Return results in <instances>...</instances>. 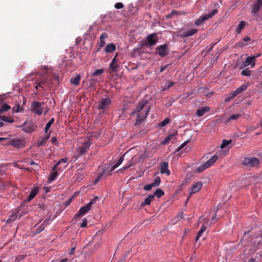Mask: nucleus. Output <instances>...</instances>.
I'll return each instance as SVG.
<instances>
[{"label":"nucleus","mask_w":262,"mask_h":262,"mask_svg":"<svg viewBox=\"0 0 262 262\" xmlns=\"http://www.w3.org/2000/svg\"><path fill=\"white\" fill-rule=\"evenodd\" d=\"M186 144H187V142H185L182 144H181V146H179V147L178 148V150H179L183 148L186 145Z\"/></svg>","instance_id":"338daca9"},{"label":"nucleus","mask_w":262,"mask_h":262,"mask_svg":"<svg viewBox=\"0 0 262 262\" xmlns=\"http://www.w3.org/2000/svg\"><path fill=\"white\" fill-rule=\"evenodd\" d=\"M38 191H39V189L37 187L33 188L31 190L29 195L28 196L26 201H27V202H29L31 200H32L35 197V196L38 193Z\"/></svg>","instance_id":"4be33fe9"},{"label":"nucleus","mask_w":262,"mask_h":262,"mask_svg":"<svg viewBox=\"0 0 262 262\" xmlns=\"http://www.w3.org/2000/svg\"><path fill=\"white\" fill-rule=\"evenodd\" d=\"M76 180L77 181H80L83 178V173L82 172V170L80 169H78L77 173H76Z\"/></svg>","instance_id":"a19ab883"},{"label":"nucleus","mask_w":262,"mask_h":262,"mask_svg":"<svg viewBox=\"0 0 262 262\" xmlns=\"http://www.w3.org/2000/svg\"><path fill=\"white\" fill-rule=\"evenodd\" d=\"M156 53L161 57H164L168 54L169 50L165 44L159 46L156 48Z\"/></svg>","instance_id":"9d476101"},{"label":"nucleus","mask_w":262,"mask_h":262,"mask_svg":"<svg viewBox=\"0 0 262 262\" xmlns=\"http://www.w3.org/2000/svg\"><path fill=\"white\" fill-rule=\"evenodd\" d=\"M250 65H251V68H253L255 66L254 57L252 56L248 57L246 60L240 64L239 69H244Z\"/></svg>","instance_id":"4468645a"},{"label":"nucleus","mask_w":262,"mask_h":262,"mask_svg":"<svg viewBox=\"0 0 262 262\" xmlns=\"http://www.w3.org/2000/svg\"><path fill=\"white\" fill-rule=\"evenodd\" d=\"M161 182V179L159 177H157L155 179L154 182L151 184L154 185V187L158 186L160 185Z\"/></svg>","instance_id":"49530a36"},{"label":"nucleus","mask_w":262,"mask_h":262,"mask_svg":"<svg viewBox=\"0 0 262 262\" xmlns=\"http://www.w3.org/2000/svg\"><path fill=\"white\" fill-rule=\"evenodd\" d=\"M47 223L46 221H44L43 223L40 224L37 223L34 226V229L36 230V232L38 233L41 232L47 226Z\"/></svg>","instance_id":"5701e85b"},{"label":"nucleus","mask_w":262,"mask_h":262,"mask_svg":"<svg viewBox=\"0 0 262 262\" xmlns=\"http://www.w3.org/2000/svg\"><path fill=\"white\" fill-rule=\"evenodd\" d=\"M111 102L112 101L109 98H102L99 102L98 108L102 110L104 112L108 107Z\"/></svg>","instance_id":"9b49d317"},{"label":"nucleus","mask_w":262,"mask_h":262,"mask_svg":"<svg viewBox=\"0 0 262 262\" xmlns=\"http://www.w3.org/2000/svg\"><path fill=\"white\" fill-rule=\"evenodd\" d=\"M43 102H40L38 101H33L31 105V111L35 114L41 115L43 113L42 105H44Z\"/></svg>","instance_id":"423d86ee"},{"label":"nucleus","mask_w":262,"mask_h":262,"mask_svg":"<svg viewBox=\"0 0 262 262\" xmlns=\"http://www.w3.org/2000/svg\"><path fill=\"white\" fill-rule=\"evenodd\" d=\"M259 160L254 157L248 156L242 160V164L247 167L257 168L259 165Z\"/></svg>","instance_id":"7ed1b4c3"},{"label":"nucleus","mask_w":262,"mask_h":262,"mask_svg":"<svg viewBox=\"0 0 262 262\" xmlns=\"http://www.w3.org/2000/svg\"><path fill=\"white\" fill-rule=\"evenodd\" d=\"M11 108L10 106L7 104H3L0 108V115L3 113L8 111Z\"/></svg>","instance_id":"e433bc0d"},{"label":"nucleus","mask_w":262,"mask_h":262,"mask_svg":"<svg viewBox=\"0 0 262 262\" xmlns=\"http://www.w3.org/2000/svg\"><path fill=\"white\" fill-rule=\"evenodd\" d=\"M206 227L204 225H203L201 227V229L196 236V238H195L196 241L198 240L199 237L202 235V233L206 230Z\"/></svg>","instance_id":"79ce46f5"},{"label":"nucleus","mask_w":262,"mask_h":262,"mask_svg":"<svg viewBox=\"0 0 262 262\" xmlns=\"http://www.w3.org/2000/svg\"><path fill=\"white\" fill-rule=\"evenodd\" d=\"M48 68L46 66H44L42 67L41 68V72L43 73V74H45L46 72L48 70Z\"/></svg>","instance_id":"bf43d9fd"},{"label":"nucleus","mask_w":262,"mask_h":262,"mask_svg":"<svg viewBox=\"0 0 262 262\" xmlns=\"http://www.w3.org/2000/svg\"><path fill=\"white\" fill-rule=\"evenodd\" d=\"M164 194V191L161 189H157L154 192V196H156L157 198H160Z\"/></svg>","instance_id":"ea45409f"},{"label":"nucleus","mask_w":262,"mask_h":262,"mask_svg":"<svg viewBox=\"0 0 262 262\" xmlns=\"http://www.w3.org/2000/svg\"><path fill=\"white\" fill-rule=\"evenodd\" d=\"M147 103V100H142L138 103L137 106L133 112V114L139 113L136 119V123L137 124H140L146 118L148 114L150 109L149 107H148L145 111H142Z\"/></svg>","instance_id":"f257e3e1"},{"label":"nucleus","mask_w":262,"mask_h":262,"mask_svg":"<svg viewBox=\"0 0 262 262\" xmlns=\"http://www.w3.org/2000/svg\"><path fill=\"white\" fill-rule=\"evenodd\" d=\"M231 140H223L222 141V143L221 144L220 147L221 148H224L226 146H227L228 145H229L231 143Z\"/></svg>","instance_id":"de8ad7c7"},{"label":"nucleus","mask_w":262,"mask_h":262,"mask_svg":"<svg viewBox=\"0 0 262 262\" xmlns=\"http://www.w3.org/2000/svg\"><path fill=\"white\" fill-rule=\"evenodd\" d=\"M154 187V185L151 183L150 184H147V185H145L144 186V189L145 191H149Z\"/></svg>","instance_id":"3c124183"},{"label":"nucleus","mask_w":262,"mask_h":262,"mask_svg":"<svg viewBox=\"0 0 262 262\" xmlns=\"http://www.w3.org/2000/svg\"><path fill=\"white\" fill-rule=\"evenodd\" d=\"M51 142L53 144L55 145H57L58 144L57 139L55 137H52Z\"/></svg>","instance_id":"4d7b16f0"},{"label":"nucleus","mask_w":262,"mask_h":262,"mask_svg":"<svg viewBox=\"0 0 262 262\" xmlns=\"http://www.w3.org/2000/svg\"><path fill=\"white\" fill-rule=\"evenodd\" d=\"M167 66H168V65H166L165 66L161 67L160 70V73L163 72L167 68Z\"/></svg>","instance_id":"69168bd1"},{"label":"nucleus","mask_w":262,"mask_h":262,"mask_svg":"<svg viewBox=\"0 0 262 262\" xmlns=\"http://www.w3.org/2000/svg\"><path fill=\"white\" fill-rule=\"evenodd\" d=\"M262 9V0H257L256 3L252 9V13H256Z\"/></svg>","instance_id":"393cba45"},{"label":"nucleus","mask_w":262,"mask_h":262,"mask_svg":"<svg viewBox=\"0 0 262 262\" xmlns=\"http://www.w3.org/2000/svg\"><path fill=\"white\" fill-rule=\"evenodd\" d=\"M198 29L196 28H192L188 30L182 29L179 31L180 36L182 37H187L193 35L196 33Z\"/></svg>","instance_id":"ddd939ff"},{"label":"nucleus","mask_w":262,"mask_h":262,"mask_svg":"<svg viewBox=\"0 0 262 262\" xmlns=\"http://www.w3.org/2000/svg\"><path fill=\"white\" fill-rule=\"evenodd\" d=\"M126 153L127 152L124 154L123 155H122L120 157V158H119V159L117 163H116V164H115L114 165H112L111 164H108V165H106L105 166V167H104L105 168H106L107 171H108V173H107V174L108 175H111L112 172L122 163V162L124 160V157L125 156V155L126 154Z\"/></svg>","instance_id":"1a4fd4ad"},{"label":"nucleus","mask_w":262,"mask_h":262,"mask_svg":"<svg viewBox=\"0 0 262 262\" xmlns=\"http://www.w3.org/2000/svg\"><path fill=\"white\" fill-rule=\"evenodd\" d=\"M23 215V213L21 214H18V212H17V213H12L10 216L9 217H8V219H7V221H6V223L7 224H10V223H11L12 222H13L14 221H15L18 217V216H19V218L22 215Z\"/></svg>","instance_id":"412c9836"},{"label":"nucleus","mask_w":262,"mask_h":262,"mask_svg":"<svg viewBox=\"0 0 262 262\" xmlns=\"http://www.w3.org/2000/svg\"><path fill=\"white\" fill-rule=\"evenodd\" d=\"M118 54H117L115 57L113 58L111 63L110 65V68L112 70V71L114 72H116L118 71V66L117 64L118 61L117 60V56Z\"/></svg>","instance_id":"6ab92c4d"},{"label":"nucleus","mask_w":262,"mask_h":262,"mask_svg":"<svg viewBox=\"0 0 262 262\" xmlns=\"http://www.w3.org/2000/svg\"><path fill=\"white\" fill-rule=\"evenodd\" d=\"M105 42L104 40H103V39L100 40V47H103L104 45H105Z\"/></svg>","instance_id":"774afa93"},{"label":"nucleus","mask_w":262,"mask_h":262,"mask_svg":"<svg viewBox=\"0 0 262 262\" xmlns=\"http://www.w3.org/2000/svg\"><path fill=\"white\" fill-rule=\"evenodd\" d=\"M67 162V158H63L59 160L53 167V170L57 169H58V166L61 164H63L64 165L62 166L61 167L59 168V169L62 168L64 169L67 167V165L66 163Z\"/></svg>","instance_id":"b1692460"},{"label":"nucleus","mask_w":262,"mask_h":262,"mask_svg":"<svg viewBox=\"0 0 262 262\" xmlns=\"http://www.w3.org/2000/svg\"><path fill=\"white\" fill-rule=\"evenodd\" d=\"M246 45V44L244 43L243 42H238L237 43V46L239 47H243L245 46Z\"/></svg>","instance_id":"680f3d73"},{"label":"nucleus","mask_w":262,"mask_h":262,"mask_svg":"<svg viewBox=\"0 0 262 262\" xmlns=\"http://www.w3.org/2000/svg\"><path fill=\"white\" fill-rule=\"evenodd\" d=\"M245 25V23L244 21L242 20L239 22L237 28H236V32L237 33H239L243 29Z\"/></svg>","instance_id":"4c0bfd02"},{"label":"nucleus","mask_w":262,"mask_h":262,"mask_svg":"<svg viewBox=\"0 0 262 262\" xmlns=\"http://www.w3.org/2000/svg\"><path fill=\"white\" fill-rule=\"evenodd\" d=\"M160 172L162 174L166 173L169 176L170 173L168 169V163L167 162H162L160 164Z\"/></svg>","instance_id":"a211bd4d"},{"label":"nucleus","mask_w":262,"mask_h":262,"mask_svg":"<svg viewBox=\"0 0 262 262\" xmlns=\"http://www.w3.org/2000/svg\"><path fill=\"white\" fill-rule=\"evenodd\" d=\"M97 199V198L96 197L89 203H88L85 206L80 208L78 212L75 214L74 218H79L85 215L87 212H88V211L91 209L92 204L95 202V201Z\"/></svg>","instance_id":"39448f33"},{"label":"nucleus","mask_w":262,"mask_h":262,"mask_svg":"<svg viewBox=\"0 0 262 262\" xmlns=\"http://www.w3.org/2000/svg\"><path fill=\"white\" fill-rule=\"evenodd\" d=\"M107 173H108V171H107L106 169L105 168V167H104L103 170L102 171V172L99 174V175L98 176V178L95 180V184L97 183L99 179L104 175H105V176H108Z\"/></svg>","instance_id":"c9c22d12"},{"label":"nucleus","mask_w":262,"mask_h":262,"mask_svg":"<svg viewBox=\"0 0 262 262\" xmlns=\"http://www.w3.org/2000/svg\"><path fill=\"white\" fill-rule=\"evenodd\" d=\"M169 121L170 120L169 119L166 118L160 123L159 125L161 127H164L167 125L169 122Z\"/></svg>","instance_id":"8fccbe9b"},{"label":"nucleus","mask_w":262,"mask_h":262,"mask_svg":"<svg viewBox=\"0 0 262 262\" xmlns=\"http://www.w3.org/2000/svg\"><path fill=\"white\" fill-rule=\"evenodd\" d=\"M20 127H23V130L26 133H30L35 130V126L33 123L25 122Z\"/></svg>","instance_id":"2eb2a0df"},{"label":"nucleus","mask_w":262,"mask_h":262,"mask_svg":"<svg viewBox=\"0 0 262 262\" xmlns=\"http://www.w3.org/2000/svg\"><path fill=\"white\" fill-rule=\"evenodd\" d=\"M249 83L242 84L240 87L238 88L235 90V93L237 95L242 93L243 91L246 90Z\"/></svg>","instance_id":"72a5a7b5"},{"label":"nucleus","mask_w":262,"mask_h":262,"mask_svg":"<svg viewBox=\"0 0 262 262\" xmlns=\"http://www.w3.org/2000/svg\"><path fill=\"white\" fill-rule=\"evenodd\" d=\"M108 37L107 34L105 32L102 33L100 36V40H104Z\"/></svg>","instance_id":"5fc2aeb1"},{"label":"nucleus","mask_w":262,"mask_h":262,"mask_svg":"<svg viewBox=\"0 0 262 262\" xmlns=\"http://www.w3.org/2000/svg\"><path fill=\"white\" fill-rule=\"evenodd\" d=\"M244 114V113L241 112L239 113L232 115L230 117V118L227 120V122H229L232 120H237L238 118H239L240 117L243 116Z\"/></svg>","instance_id":"f704fd0d"},{"label":"nucleus","mask_w":262,"mask_h":262,"mask_svg":"<svg viewBox=\"0 0 262 262\" xmlns=\"http://www.w3.org/2000/svg\"><path fill=\"white\" fill-rule=\"evenodd\" d=\"M214 45H211L207 47V53L210 52L212 50V49H213V48L214 47Z\"/></svg>","instance_id":"13d9d810"},{"label":"nucleus","mask_w":262,"mask_h":262,"mask_svg":"<svg viewBox=\"0 0 262 262\" xmlns=\"http://www.w3.org/2000/svg\"><path fill=\"white\" fill-rule=\"evenodd\" d=\"M25 257V255L22 254L17 256L15 258L16 262H19Z\"/></svg>","instance_id":"603ef678"},{"label":"nucleus","mask_w":262,"mask_h":262,"mask_svg":"<svg viewBox=\"0 0 262 262\" xmlns=\"http://www.w3.org/2000/svg\"><path fill=\"white\" fill-rule=\"evenodd\" d=\"M216 217V213L213 214V215L212 216L211 220L210 221L211 224H214V223L213 221L215 220Z\"/></svg>","instance_id":"0e129e2a"},{"label":"nucleus","mask_w":262,"mask_h":262,"mask_svg":"<svg viewBox=\"0 0 262 262\" xmlns=\"http://www.w3.org/2000/svg\"><path fill=\"white\" fill-rule=\"evenodd\" d=\"M177 135V132L175 131L173 133L169 134L165 139L162 141V144L163 145H165L167 144L171 139L172 138L176 136Z\"/></svg>","instance_id":"cd10ccee"},{"label":"nucleus","mask_w":262,"mask_h":262,"mask_svg":"<svg viewBox=\"0 0 262 262\" xmlns=\"http://www.w3.org/2000/svg\"><path fill=\"white\" fill-rule=\"evenodd\" d=\"M86 225H87V221H86V219H83V221H82V223H81V224L80 225V227L81 228H84L86 226Z\"/></svg>","instance_id":"6e6d98bb"},{"label":"nucleus","mask_w":262,"mask_h":262,"mask_svg":"<svg viewBox=\"0 0 262 262\" xmlns=\"http://www.w3.org/2000/svg\"><path fill=\"white\" fill-rule=\"evenodd\" d=\"M0 119L1 121H5L6 122L8 123H13L14 122V120L13 118L10 117H7L5 115L0 116Z\"/></svg>","instance_id":"7c9ffc66"},{"label":"nucleus","mask_w":262,"mask_h":262,"mask_svg":"<svg viewBox=\"0 0 262 262\" xmlns=\"http://www.w3.org/2000/svg\"><path fill=\"white\" fill-rule=\"evenodd\" d=\"M92 143L90 140H88L86 142L83 143L82 145L78 148L76 151V154L77 156H81L84 155L88 149L89 148Z\"/></svg>","instance_id":"6e6552de"},{"label":"nucleus","mask_w":262,"mask_h":262,"mask_svg":"<svg viewBox=\"0 0 262 262\" xmlns=\"http://www.w3.org/2000/svg\"><path fill=\"white\" fill-rule=\"evenodd\" d=\"M123 7V5L121 3H117L115 5V8L117 9H121Z\"/></svg>","instance_id":"864d4df0"},{"label":"nucleus","mask_w":262,"mask_h":262,"mask_svg":"<svg viewBox=\"0 0 262 262\" xmlns=\"http://www.w3.org/2000/svg\"><path fill=\"white\" fill-rule=\"evenodd\" d=\"M51 133L46 134L44 136L40 137L37 142V146L45 145L50 137Z\"/></svg>","instance_id":"f3484780"},{"label":"nucleus","mask_w":262,"mask_h":262,"mask_svg":"<svg viewBox=\"0 0 262 262\" xmlns=\"http://www.w3.org/2000/svg\"><path fill=\"white\" fill-rule=\"evenodd\" d=\"M80 80V76L79 74L77 75L75 77H72L70 80V82L75 85H78L79 84Z\"/></svg>","instance_id":"c756f323"},{"label":"nucleus","mask_w":262,"mask_h":262,"mask_svg":"<svg viewBox=\"0 0 262 262\" xmlns=\"http://www.w3.org/2000/svg\"><path fill=\"white\" fill-rule=\"evenodd\" d=\"M154 199V195L150 194L149 195L147 198H146L144 200V201L141 203L142 206H145L146 205H148L150 204L151 202L153 201Z\"/></svg>","instance_id":"bb28decb"},{"label":"nucleus","mask_w":262,"mask_h":262,"mask_svg":"<svg viewBox=\"0 0 262 262\" xmlns=\"http://www.w3.org/2000/svg\"><path fill=\"white\" fill-rule=\"evenodd\" d=\"M148 157V154L144 151L143 153L141 154L139 157H137L138 160H141V162L144 159Z\"/></svg>","instance_id":"37998d69"},{"label":"nucleus","mask_w":262,"mask_h":262,"mask_svg":"<svg viewBox=\"0 0 262 262\" xmlns=\"http://www.w3.org/2000/svg\"><path fill=\"white\" fill-rule=\"evenodd\" d=\"M218 159V156L216 155L213 156L211 158H210L208 161L204 163L200 166L198 167L196 170L195 172H201L204 171V170L208 168L210 166L213 165V164L217 161Z\"/></svg>","instance_id":"20e7f679"},{"label":"nucleus","mask_w":262,"mask_h":262,"mask_svg":"<svg viewBox=\"0 0 262 262\" xmlns=\"http://www.w3.org/2000/svg\"><path fill=\"white\" fill-rule=\"evenodd\" d=\"M202 183L201 182H198L193 185L190 189L189 193L192 194L193 193L198 192L202 187Z\"/></svg>","instance_id":"dca6fc26"},{"label":"nucleus","mask_w":262,"mask_h":262,"mask_svg":"<svg viewBox=\"0 0 262 262\" xmlns=\"http://www.w3.org/2000/svg\"><path fill=\"white\" fill-rule=\"evenodd\" d=\"M241 75L245 76H250L251 75V71L248 69H245L241 72Z\"/></svg>","instance_id":"c03bdc74"},{"label":"nucleus","mask_w":262,"mask_h":262,"mask_svg":"<svg viewBox=\"0 0 262 262\" xmlns=\"http://www.w3.org/2000/svg\"><path fill=\"white\" fill-rule=\"evenodd\" d=\"M104 72V70L103 69H97L94 71V72L92 74L93 76H97L101 75Z\"/></svg>","instance_id":"a18cd8bd"},{"label":"nucleus","mask_w":262,"mask_h":262,"mask_svg":"<svg viewBox=\"0 0 262 262\" xmlns=\"http://www.w3.org/2000/svg\"><path fill=\"white\" fill-rule=\"evenodd\" d=\"M210 110V107L208 106H204L200 109L197 110L196 114L198 117H201L204 115L206 112Z\"/></svg>","instance_id":"a878e982"},{"label":"nucleus","mask_w":262,"mask_h":262,"mask_svg":"<svg viewBox=\"0 0 262 262\" xmlns=\"http://www.w3.org/2000/svg\"><path fill=\"white\" fill-rule=\"evenodd\" d=\"M116 50V46L113 43H108L105 47L104 51L106 53H112Z\"/></svg>","instance_id":"c85d7f7f"},{"label":"nucleus","mask_w":262,"mask_h":262,"mask_svg":"<svg viewBox=\"0 0 262 262\" xmlns=\"http://www.w3.org/2000/svg\"><path fill=\"white\" fill-rule=\"evenodd\" d=\"M141 160H138L137 157H133L130 159L126 164L122 168L120 169V171L125 170L127 169H128L132 166H135L137 163L140 162Z\"/></svg>","instance_id":"f8f14e48"},{"label":"nucleus","mask_w":262,"mask_h":262,"mask_svg":"<svg viewBox=\"0 0 262 262\" xmlns=\"http://www.w3.org/2000/svg\"><path fill=\"white\" fill-rule=\"evenodd\" d=\"M46 80H41L40 81L36 86V89L38 90L39 88H43V85H46Z\"/></svg>","instance_id":"09e8293b"},{"label":"nucleus","mask_w":262,"mask_h":262,"mask_svg":"<svg viewBox=\"0 0 262 262\" xmlns=\"http://www.w3.org/2000/svg\"><path fill=\"white\" fill-rule=\"evenodd\" d=\"M237 95V94L235 93V91H234L230 94L229 97L231 99H233L234 97H235Z\"/></svg>","instance_id":"052dcab7"},{"label":"nucleus","mask_w":262,"mask_h":262,"mask_svg":"<svg viewBox=\"0 0 262 262\" xmlns=\"http://www.w3.org/2000/svg\"><path fill=\"white\" fill-rule=\"evenodd\" d=\"M174 84V82L171 81H167L166 82L164 86H161V90L162 91H165L168 90L171 86H172Z\"/></svg>","instance_id":"473e14b6"},{"label":"nucleus","mask_w":262,"mask_h":262,"mask_svg":"<svg viewBox=\"0 0 262 262\" xmlns=\"http://www.w3.org/2000/svg\"><path fill=\"white\" fill-rule=\"evenodd\" d=\"M156 33H151L147 35L146 38L142 40L140 45L141 47H150L155 46L158 42Z\"/></svg>","instance_id":"f03ea898"},{"label":"nucleus","mask_w":262,"mask_h":262,"mask_svg":"<svg viewBox=\"0 0 262 262\" xmlns=\"http://www.w3.org/2000/svg\"><path fill=\"white\" fill-rule=\"evenodd\" d=\"M56 169L53 170L50 173V178L49 179V182H52L54 180H55L56 177L58 176L57 171L56 170Z\"/></svg>","instance_id":"2f4dec72"},{"label":"nucleus","mask_w":262,"mask_h":262,"mask_svg":"<svg viewBox=\"0 0 262 262\" xmlns=\"http://www.w3.org/2000/svg\"><path fill=\"white\" fill-rule=\"evenodd\" d=\"M8 144L17 148H20L23 146V142L19 139L10 140L8 142Z\"/></svg>","instance_id":"aec40b11"},{"label":"nucleus","mask_w":262,"mask_h":262,"mask_svg":"<svg viewBox=\"0 0 262 262\" xmlns=\"http://www.w3.org/2000/svg\"><path fill=\"white\" fill-rule=\"evenodd\" d=\"M54 119L53 118H51L49 122L46 124V126L45 128V132L46 134L48 133V130L50 129L51 125L54 123Z\"/></svg>","instance_id":"58836bf2"},{"label":"nucleus","mask_w":262,"mask_h":262,"mask_svg":"<svg viewBox=\"0 0 262 262\" xmlns=\"http://www.w3.org/2000/svg\"><path fill=\"white\" fill-rule=\"evenodd\" d=\"M193 94H194V91H191L187 93H186V96H185V98H187L189 96H190L191 95H192Z\"/></svg>","instance_id":"e2e57ef3"},{"label":"nucleus","mask_w":262,"mask_h":262,"mask_svg":"<svg viewBox=\"0 0 262 262\" xmlns=\"http://www.w3.org/2000/svg\"><path fill=\"white\" fill-rule=\"evenodd\" d=\"M218 11L217 9H214L208 14H204L201 16L198 19L195 20V24L198 26L200 25L202 23H203L205 20L213 16Z\"/></svg>","instance_id":"0eeeda50"}]
</instances>
